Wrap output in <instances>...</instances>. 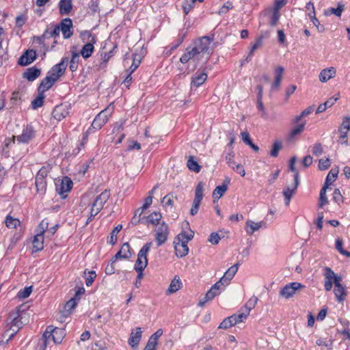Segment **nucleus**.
I'll list each match as a JSON object with an SVG mask.
<instances>
[{
  "label": "nucleus",
  "mask_w": 350,
  "mask_h": 350,
  "mask_svg": "<svg viewBox=\"0 0 350 350\" xmlns=\"http://www.w3.org/2000/svg\"><path fill=\"white\" fill-rule=\"evenodd\" d=\"M187 165L190 170L197 173L201 170V166L194 160L193 157L191 156L189 157Z\"/></svg>",
  "instance_id": "49"
},
{
  "label": "nucleus",
  "mask_w": 350,
  "mask_h": 350,
  "mask_svg": "<svg viewBox=\"0 0 350 350\" xmlns=\"http://www.w3.org/2000/svg\"><path fill=\"white\" fill-rule=\"evenodd\" d=\"M338 98H329L325 103L319 105L317 109L316 113H321L325 111L327 108L331 107L338 100Z\"/></svg>",
  "instance_id": "36"
},
{
  "label": "nucleus",
  "mask_w": 350,
  "mask_h": 350,
  "mask_svg": "<svg viewBox=\"0 0 350 350\" xmlns=\"http://www.w3.org/2000/svg\"><path fill=\"white\" fill-rule=\"evenodd\" d=\"M298 174H296L295 176L294 183L287 187L283 190V195L285 198V204L288 206L290 203V200L295 193L298 185H299Z\"/></svg>",
  "instance_id": "15"
},
{
  "label": "nucleus",
  "mask_w": 350,
  "mask_h": 350,
  "mask_svg": "<svg viewBox=\"0 0 350 350\" xmlns=\"http://www.w3.org/2000/svg\"><path fill=\"white\" fill-rule=\"evenodd\" d=\"M350 131V116H345L338 128L340 133L338 142L341 144L348 145L347 133Z\"/></svg>",
  "instance_id": "9"
},
{
  "label": "nucleus",
  "mask_w": 350,
  "mask_h": 350,
  "mask_svg": "<svg viewBox=\"0 0 350 350\" xmlns=\"http://www.w3.org/2000/svg\"><path fill=\"white\" fill-rule=\"evenodd\" d=\"M203 198V185L199 183L196 187L195 198L193 202L192 207L190 210V214L195 215L199 209L200 204Z\"/></svg>",
  "instance_id": "11"
},
{
  "label": "nucleus",
  "mask_w": 350,
  "mask_h": 350,
  "mask_svg": "<svg viewBox=\"0 0 350 350\" xmlns=\"http://www.w3.org/2000/svg\"><path fill=\"white\" fill-rule=\"evenodd\" d=\"M334 293L339 303L343 302L347 295L346 288L341 284L340 282L334 285Z\"/></svg>",
  "instance_id": "22"
},
{
  "label": "nucleus",
  "mask_w": 350,
  "mask_h": 350,
  "mask_svg": "<svg viewBox=\"0 0 350 350\" xmlns=\"http://www.w3.org/2000/svg\"><path fill=\"white\" fill-rule=\"evenodd\" d=\"M113 111V105L111 103L107 108L101 111L94 119L91 126L86 131L82 139V144L86 143L88 140V135L91 133L92 130H99L102 126L107 123L108 118L112 114Z\"/></svg>",
  "instance_id": "1"
},
{
  "label": "nucleus",
  "mask_w": 350,
  "mask_h": 350,
  "mask_svg": "<svg viewBox=\"0 0 350 350\" xmlns=\"http://www.w3.org/2000/svg\"><path fill=\"white\" fill-rule=\"evenodd\" d=\"M227 185H222L216 187V188L214 189L213 192V202L215 203L216 200H219L221 196H224L225 192L227 191Z\"/></svg>",
  "instance_id": "41"
},
{
  "label": "nucleus",
  "mask_w": 350,
  "mask_h": 350,
  "mask_svg": "<svg viewBox=\"0 0 350 350\" xmlns=\"http://www.w3.org/2000/svg\"><path fill=\"white\" fill-rule=\"evenodd\" d=\"M213 41V38L209 36H204L196 40L194 43V46L197 53L202 59V63H206L208 58L209 55L213 51V47L211 46Z\"/></svg>",
  "instance_id": "3"
},
{
  "label": "nucleus",
  "mask_w": 350,
  "mask_h": 350,
  "mask_svg": "<svg viewBox=\"0 0 350 350\" xmlns=\"http://www.w3.org/2000/svg\"><path fill=\"white\" fill-rule=\"evenodd\" d=\"M122 226L119 224L111 232L109 243L112 245L115 244L117 241V234L122 230Z\"/></svg>",
  "instance_id": "57"
},
{
  "label": "nucleus",
  "mask_w": 350,
  "mask_h": 350,
  "mask_svg": "<svg viewBox=\"0 0 350 350\" xmlns=\"http://www.w3.org/2000/svg\"><path fill=\"white\" fill-rule=\"evenodd\" d=\"M32 292V286H27L24 288L23 289H21L16 295V297L18 299H24L25 298H27Z\"/></svg>",
  "instance_id": "52"
},
{
  "label": "nucleus",
  "mask_w": 350,
  "mask_h": 350,
  "mask_svg": "<svg viewBox=\"0 0 350 350\" xmlns=\"http://www.w3.org/2000/svg\"><path fill=\"white\" fill-rule=\"evenodd\" d=\"M36 136V131L30 124L27 125L21 135L13 136L14 140H16L18 144H27Z\"/></svg>",
  "instance_id": "7"
},
{
  "label": "nucleus",
  "mask_w": 350,
  "mask_h": 350,
  "mask_svg": "<svg viewBox=\"0 0 350 350\" xmlns=\"http://www.w3.org/2000/svg\"><path fill=\"white\" fill-rule=\"evenodd\" d=\"M36 57V51L33 49H28L20 57L18 64L22 66H27L32 63Z\"/></svg>",
  "instance_id": "16"
},
{
  "label": "nucleus",
  "mask_w": 350,
  "mask_h": 350,
  "mask_svg": "<svg viewBox=\"0 0 350 350\" xmlns=\"http://www.w3.org/2000/svg\"><path fill=\"white\" fill-rule=\"evenodd\" d=\"M59 26L64 38L67 39L71 37L72 35V31H71V28L72 27V22L71 19L65 18L62 20Z\"/></svg>",
  "instance_id": "20"
},
{
  "label": "nucleus",
  "mask_w": 350,
  "mask_h": 350,
  "mask_svg": "<svg viewBox=\"0 0 350 350\" xmlns=\"http://www.w3.org/2000/svg\"><path fill=\"white\" fill-rule=\"evenodd\" d=\"M191 59H193V61L196 62L201 61L202 62V59L197 53L194 48H188L187 49V51L180 58V61L183 64H185Z\"/></svg>",
  "instance_id": "17"
},
{
  "label": "nucleus",
  "mask_w": 350,
  "mask_h": 350,
  "mask_svg": "<svg viewBox=\"0 0 350 350\" xmlns=\"http://www.w3.org/2000/svg\"><path fill=\"white\" fill-rule=\"evenodd\" d=\"M313 109H314V107L313 106H310L308 107H307L306 109H305L301 113L300 115L296 116L293 120V123H299L300 122H302V118L305 117V116H307L308 115H310L312 111H313Z\"/></svg>",
  "instance_id": "51"
},
{
  "label": "nucleus",
  "mask_w": 350,
  "mask_h": 350,
  "mask_svg": "<svg viewBox=\"0 0 350 350\" xmlns=\"http://www.w3.org/2000/svg\"><path fill=\"white\" fill-rule=\"evenodd\" d=\"M336 70L334 67L327 68L322 70L319 75V81L325 83L336 76Z\"/></svg>",
  "instance_id": "24"
},
{
  "label": "nucleus",
  "mask_w": 350,
  "mask_h": 350,
  "mask_svg": "<svg viewBox=\"0 0 350 350\" xmlns=\"http://www.w3.org/2000/svg\"><path fill=\"white\" fill-rule=\"evenodd\" d=\"M5 224L8 228L14 229L20 225L21 221L19 219L12 217L10 215H8L5 219Z\"/></svg>",
  "instance_id": "43"
},
{
  "label": "nucleus",
  "mask_w": 350,
  "mask_h": 350,
  "mask_svg": "<svg viewBox=\"0 0 350 350\" xmlns=\"http://www.w3.org/2000/svg\"><path fill=\"white\" fill-rule=\"evenodd\" d=\"M27 20V17L25 14H21L16 18V26L17 27H22Z\"/></svg>",
  "instance_id": "61"
},
{
  "label": "nucleus",
  "mask_w": 350,
  "mask_h": 350,
  "mask_svg": "<svg viewBox=\"0 0 350 350\" xmlns=\"http://www.w3.org/2000/svg\"><path fill=\"white\" fill-rule=\"evenodd\" d=\"M59 30L60 29L59 25L51 27L49 26L45 30V38H46L48 42L53 38H55L56 37L59 36Z\"/></svg>",
  "instance_id": "32"
},
{
  "label": "nucleus",
  "mask_w": 350,
  "mask_h": 350,
  "mask_svg": "<svg viewBox=\"0 0 350 350\" xmlns=\"http://www.w3.org/2000/svg\"><path fill=\"white\" fill-rule=\"evenodd\" d=\"M88 36L89 38H91L90 42L85 44L81 50V55L85 59H87L92 55L94 49L93 44L96 42L94 36H93L91 33H89Z\"/></svg>",
  "instance_id": "19"
},
{
  "label": "nucleus",
  "mask_w": 350,
  "mask_h": 350,
  "mask_svg": "<svg viewBox=\"0 0 350 350\" xmlns=\"http://www.w3.org/2000/svg\"><path fill=\"white\" fill-rule=\"evenodd\" d=\"M42 221L39 225L38 232L33 237V252H38L42 250L44 248V228Z\"/></svg>",
  "instance_id": "12"
},
{
  "label": "nucleus",
  "mask_w": 350,
  "mask_h": 350,
  "mask_svg": "<svg viewBox=\"0 0 350 350\" xmlns=\"http://www.w3.org/2000/svg\"><path fill=\"white\" fill-rule=\"evenodd\" d=\"M248 314L246 313L243 309L241 308L240 311L237 314H234L232 315L234 318V320L237 321V324L238 323L242 322L244 319H245L248 317Z\"/></svg>",
  "instance_id": "59"
},
{
  "label": "nucleus",
  "mask_w": 350,
  "mask_h": 350,
  "mask_svg": "<svg viewBox=\"0 0 350 350\" xmlns=\"http://www.w3.org/2000/svg\"><path fill=\"white\" fill-rule=\"evenodd\" d=\"M65 335L64 329L48 326L45 329V348L51 342L54 344L61 343Z\"/></svg>",
  "instance_id": "5"
},
{
  "label": "nucleus",
  "mask_w": 350,
  "mask_h": 350,
  "mask_svg": "<svg viewBox=\"0 0 350 350\" xmlns=\"http://www.w3.org/2000/svg\"><path fill=\"white\" fill-rule=\"evenodd\" d=\"M246 226H245V231L246 232L252 235L255 231L258 230L260 228H262V225L264 224L263 221H260L258 223H256L252 220H247L245 222Z\"/></svg>",
  "instance_id": "28"
},
{
  "label": "nucleus",
  "mask_w": 350,
  "mask_h": 350,
  "mask_svg": "<svg viewBox=\"0 0 350 350\" xmlns=\"http://www.w3.org/2000/svg\"><path fill=\"white\" fill-rule=\"evenodd\" d=\"M305 286L299 282H292L286 284L280 291V295L285 298L289 299L292 297L297 291L304 288Z\"/></svg>",
  "instance_id": "8"
},
{
  "label": "nucleus",
  "mask_w": 350,
  "mask_h": 350,
  "mask_svg": "<svg viewBox=\"0 0 350 350\" xmlns=\"http://www.w3.org/2000/svg\"><path fill=\"white\" fill-rule=\"evenodd\" d=\"M331 165L330 160L329 159H320L319 161V168L320 170H327Z\"/></svg>",
  "instance_id": "62"
},
{
  "label": "nucleus",
  "mask_w": 350,
  "mask_h": 350,
  "mask_svg": "<svg viewBox=\"0 0 350 350\" xmlns=\"http://www.w3.org/2000/svg\"><path fill=\"white\" fill-rule=\"evenodd\" d=\"M70 105L68 104H61L57 105L52 112L53 117L60 121L68 115Z\"/></svg>",
  "instance_id": "14"
},
{
  "label": "nucleus",
  "mask_w": 350,
  "mask_h": 350,
  "mask_svg": "<svg viewBox=\"0 0 350 350\" xmlns=\"http://www.w3.org/2000/svg\"><path fill=\"white\" fill-rule=\"evenodd\" d=\"M308 16H310V18H311V21H312V23L313 25L317 27V30L319 31V32H323L325 30V27L323 25H321L320 24V22L319 21V20L316 18V14H308Z\"/></svg>",
  "instance_id": "60"
},
{
  "label": "nucleus",
  "mask_w": 350,
  "mask_h": 350,
  "mask_svg": "<svg viewBox=\"0 0 350 350\" xmlns=\"http://www.w3.org/2000/svg\"><path fill=\"white\" fill-rule=\"evenodd\" d=\"M161 217L162 216L160 213L154 212L147 217L146 223L156 226L159 224V221L161 220Z\"/></svg>",
  "instance_id": "47"
},
{
  "label": "nucleus",
  "mask_w": 350,
  "mask_h": 350,
  "mask_svg": "<svg viewBox=\"0 0 350 350\" xmlns=\"http://www.w3.org/2000/svg\"><path fill=\"white\" fill-rule=\"evenodd\" d=\"M44 104V81H42L38 87V96L31 102L33 109L40 107Z\"/></svg>",
  "instance_id": "23"
},
{
  "label": "nucleus",
  "mask_w": 350,
  "mask_h": 350,
  "mask_svg": "<svg viewBox=\"0 0 350 350\" xmlns=\"http://www.w3.org/2000/svg\"><path fill=\"white\" fill-rule=\"evenodd\" d=\"M238 264H235L230 267L224 273V275L221 278L222 281H224L227 285L229 284L230 280L233 278L234 275L238 271Z\"/></svg>",
  "instance_id": "27"
},
{
  "label": "nucleus",
  "mask_w": 350,
  "mask_h": 350,
  "mask_svg": "<svg viewBox=\"0 0 350 350\" xmlns=\"http://www.w3.org/2000/svg\"><path fill=\"white\" fill-rule=\"evenodd\" d=\"M267 36H268V33H265V34H262V35H260V36H258V38H256V40H255L254 43L252 44L251 49H250V51L249 53V55H248L247 58L250 57H252L253 55L254 52L255 51V50H256L257 49H258V48L262 46L263 39L265 37H267Z\"/></svg>",
  "instance_id": "35"
},
{
  "label": "nucleus",
  "mask_w": 350,
  "mask_h": 350,
  "mask_svg": "<svg viewBox=\"0 0 350 350\" xmlns=\"http://www.w3.org/2000/svg\"><path fill=\"white\" fill-rule=\"evenodd\" d=\"M345 10V5L342 3H338L336 8H329L324 11L325 16H330L334 14L338 17H340L342 12Z\"/></svg>",
  "instance_id": "34"
},
{
  "label": "nucleus",
  "mask_w": 350,
  "mask_h": 350,
  "mask_svg": "<svg viewBox=\"0 0 350 350\" xmlns=\"http://www.w3.org/2000/svg\"><path fill=\"white\" fill-rule=\"evenodd\" d=\"M328 187L323 186L319 193V206L323 208L325 205L328 203V199L326 196V191Z\"/></svg>",
  "instance_id": "46"
},
{
  "label": "nucleus",
  "mask_w": 350,
  "mask_h": 350,
  "mask_svg": "<svg viewBox=\"0 0 350 350\" xmlns=\"http://www.w3.org/2000/svg\"><path fill=\"white\" fill-rule=\"evenodd\" d=\"M68 64V59L64 58L61 62L55 65L45 77V90L49 89L64 73Z\"/></svg>",
  "instance_id": "2"
},
{
  "label": "nucleus",
  "mask_w": 350,
  "mask_h": 350,
  "mask_svg": "<svg viewBox=\"0 0 350 350\" xmlns=\"http://www.w3.org/2000/svg\"><path fill=\"white\" fill-rule=\"evenodd\" d=\"M306 120L299 122L290 132L289 139H292L297 135H300L304 129Z\"/></svg>",
  "instance_id": "42"
},
{
  "label": "nucleus",
  "mask_w": 350,
  "mask_h": 350,
  "mask_svg": "<svg viewBox=\"0 0 350 350\" xmlns=\"http://www.w3.org/2000/svg\"><path fill=\"white\" fill-rule=\"evenodd\" d=\"M131 256L132 254L130 251V245L128 243H125L122 245L121 249L115 255V259H129L131 257Z\"/></svg>",
  "instance_id": "26"
},
{
  "label": "nucleus",
  "mask_w": 350,
  "mask_h": 350,
  "mask_svg": "<svg viewBox=\"0 0 350 350\" xmlns=\"http://www.w3.org/2000/svg\"><path fill=\"white\" fill-rule=\"evenodd\" d=\"M323 275L325 282L332 283V284L335 285L337 282H341L342 280L341 276L336 275L332 269L328 267L324 268Z\"/></svg>",
  "instance_id": "18"
},
{
  "label": "nucleus",
  "mask_w": 350,
  "mask_h": 350,
  "mask_svg": "<svg viewBox=\"0 0 350 350\" xmlns=\"http://www.w3.org/2000/svg\"><path fill=\"white\" fill-rule=\"evenodd\" d=\"M79 59V55L78 53H73L70 62V69L72 72L77 70L78 68Z\"/></svg>",
  "instance_id": "53"
},
{
  "label": "nucleus",
  "mask_w": 350,
  "mask_h": 350,
  "mask_svg": "<svg viewBox=\"0 0 350 350\" xmlns=\"http://www.w3.org/2000/svg\"><path fill=\"white\" fill-rule=\"evenodd\" d=\"M284 68L278 66L275 70V81L272 85V89L278 88L280 85L281 81L282 79V75L284 73Z\"/></svg>",
  "instance_id": "37"
},
{
  "label": "nucleus",
  "mask_w": 350,
  "mask_h": 350,
  "mask_svg": "<svg viewBox=\"0 0 350 350\" xmlns=\"http://www.w3.org/2000/svg\"><path fill=\"white\" fill-rule=\"evenodd\" d=\"M59 12L62 14H68L72 10L71 0H61L59 4Z\"/></svg>",
  "instance_id": "38"
},
{
  "label": "nucleus",
  "mask_w": 350,
  "mask_h": 350,
  "mask_svg": "<svg viewBox=\"0 0 350 350\" xmlns=\"http://www.w3.org/2000/svg\"><path fill=\"white\" fill-rule=\"evenodd\" d=\"M194 232L189 230V232H187L185 231L181 232L180 234H178L176 240L180 241H185V242H189L190 240H191L193 237Z\"/></svg>",
  "instance_id": "44"
},
{
  "label": "nucleus",
  "mask_w": 350,
  "mask_h": 350,
  "mask_svg": "<svg viewBox=\"0 0 350 350\" xmlns=\"http://www.w3.org/2000/svg\"><path fill=\"white\" fill-rule=\"evenodd\" d=\"M42 169H43V167H42L39 170V172L36 177L35 184H36V187L38 191H42L44 189V175L42 174Z\"/></svg>",
  "instance_id": "48"
},
{
  "label": "nucleus",
  "mask_w": 350,
  "mask_h": 350,
  "mask_svg": "<svg viewBox=\"0 0 350 350\" xmlns=\"http://www.w3.org/2000/svg\"><path fill=\"white\" fill-rule=\"evenodd\" d=\"M142 330L140 327H137L135 332H132L129 339V343L131 347L137 346L142 338Z\"/></svg>",
  "instance_id": "33"
},
{
  "label": "nucleus",
  "mask_w": 350,
  "mask_h": 350,
  "mask_svg": "<svg viewBox=\"0 0 350 350\" xmlns=\"http://www.w3.org/2000/svg\"><path fill=\"white\" fill-rule=\"evenodd\" d=\"M198 0H185V3L183 5V9L184 13L185 14H187L191 11V10L193 8L195 3Z\"/></svg>",
  "instance_id": "58"
},
{
  "label": "nucleus",
  "mask_w": 350,
  "mask_h": 350,
  "mask_svg": "<svg viewBox=\"0 0 350 350\" xmlns=\"http://www.w3.org/2000/svg\"><path fill=\"white\" fill-rule=\"evenodd\" d=\"M219 292L213 290L212 288L206 293L205 297L203 299L200 300L198 306L203 307L206 302L212 300L216 295H219Z\"/></svg>",
  "instance_id": "40"
},
{
  "label": "nucleus",
  "mask_w": 350,
  "mask_h": 350,
  "mask_svg": "<svg viewBox=\"0 0 350 350\" xmlns=\"http://www.w3.org/2000/svg\"><path fill=\"white\" fill-rule=\"evenodd\" d=\"M174 249L176 255L178 257H184L185 256L188 252H189V247L187 246V242L185 241H178L177 240H174Z\"/></svg>",
  "instance_id": "21"
},
{
  "label": "nucleus",
  "mask_w": 350,
  "mask_h": 350,
  "mask_svg": "<svg viewBox=\"0 0 350 350\" xmlns=\"http://www.w3.org/2000/svg\"><path fill=\"white\" fill-rule=\"evenodd\" d=\"M338 172L339 170L338 168L332 169L326 177L323 186H327V187H328L329 185H332L336 180Z\"/></svg>",
  "instance_id": "39"
},
{
  "label": "nucleus",
  "mask_w": 350,
  "mask_h": 350,
  "mask_svg": "<svg viewBox=\"0 0 350 350\" xmlns=\"http://www.w3.org/2000/svg\"><path fill=\"white\" fill-rule=\"evenodd\" d=\"M109 198L110 191L107 189H105L95 198L91 204L90 215L87 219L86 224H89L100 213Z\"/></svg>",
  "instance_id": "4"
},
{
  "label": "nucleus",
  "mask_w": 350,
  "mask_h": 350,
  "mask_svg": "<svg viewBox=\"0 0 350 350\" xmlns=\"http://www.w3.org/2000/svg\"><path fill=\"white\" fill-rule=\"evenodd\" d=\"M182 287V282L179 278L176 276L172 280L168 288L166 291L167 295H171L176 293Z\"/></svg>",
  "instance_id": "31"
},
{
  "label": "nucleus",
  "mask_w": 350,
  "mask_h": 350,
  "mask_svg": "<svg viewBox=\"0 0 350 350\" xmlns=\"http://www.w3.org/2000/svg\"><path fill=\"white\" fill-rule=\"evenodd\" d=\"M152 245V242L146 243L140 249L137 254V258L135 264L134 268H146L148 265L147 255Z\"/></svg>",
  "instance_id": "6"
},
{
  "label": "nucleus",
  "mask_w": 350,
  "mask_h": 350,
  "mask_svg": "<svg viewBox=\"0 0 350 350\" xmlns=\"http://www.w3.org/2000/svg\"><path fill=\"white\" fill-rule=\"evenodd\" d=\"M207 79V74L204 72L198 71L192 77L191 80V88L196 87L198 88L203 84Z\"/></svg>",
  "instance_id": "25"
},
{
  "label": "nucleus",
  "mask_w": 350,
  "mask_h": 350,
  "mask_svg": "<svg viewBox=\"0 0 350 350\" xmlns=\"http://www.w3.org/2000/svg\"><path fill=\"white\" fill-rule=\"evenodd\" d=\"M168 235V226L163 221L156 230L155 241L157 246L164 244L167 239Z\"/></svg>",
  "instance_id": "10"
},
{
  "label": "nucleus",
  "mask_w": 350,
  "mask_h": 350,
  "mask_svg": "<svg viewBox=\"0 0 350 350\" xmlns=\"http://www.w3.org/2000/svg\"><path fill=\"white\" fill-rule=\"evenodd\" d=\"M40 73L41 71L40 69H38L35 67H31L28 68L23 73V77L29 81H33L40 76Z\"/></svg>",
  "instance_id": "30"
},
{
  "label": "nucleus",
  "mask_w": 350,
  "mask_h": 350,
  "mask_svg": "<svg viewBox=\"0 0 350 350\" xmlns=\"http://www.w3.org/2000/svg\"><path fill=\"white\" fill-rule=\"evenodd\" d=\"M342 240L340 238H338L336 241V249L342 255H345L347 257H350V252L343 250L342 248Z\"/></svg>",
  "instance_id": "56"
},
{
  "label": "nucleus",
  "mask_w": 350,
  "mask_h": 350,
  "mask_svg": "<svg viewBox=\"0 0 350 350\" xmlns=\"http://www.w3.org/2000/svg\"><path fill=\"white\" fill-rule=\"evenodd\" d=\"M258 299L256 296H252L247 302L245 304V306L241 308L246 313L250 314V312L252 308H254L257 304Z\"/></svg>",
  "instance_id": "45"
},
{
  "label": "nucleus",
  "mask_w": 350,
  "mask_h": 350,
  "mask_svg": "<svg viewBox=\"0 0 350 350\" xmlns=\"http://www.w3.org/2000/svg\"><path fill=\"white\" fill-rule=\"evenodd\" d=\"M10 325V329H14L16 327V330H18L22 326L21 319L19 318L18 312H13L11 313L8 318Z\"/></svg>",
  "instance_id": "29"
},
{
  "label": "nucleus",
  "mask_w": 350,
  "mask_h": 350,
  "mask_svg": "<svg viewBox=\"0 0 350 350\" xmlns=\"http://www.w3.org/2000/svg\"><path fill=\"white\" fill-rule=\"evenodd\" d=\"M77 306V300L75 298L70 299L66 302L64 306V312L66 313V315L70 314L71 311L75 308Z\"/></svg>",
  "instance_id": "54"
},
{
  "label": "nucleus",
  "mask_w": 350,
  "mask_h": 350,
  "mask_svg": "<svg viewBox=\"0 0 350 350\" xmlns=\"http://www.w3.org/2000/svg\"><path fill=\"white\" fill-rule=\"evenodd\" d=\"M282 148V144L280 142L275 141L273 144L272 149L270 152V156L272 157H276L278 155V152Z\"/></svg>",
  "instance_id": "55"
},
{
  "label": "nucleus",
  "mask_w": 350,
  "mask_h": 350,
  "mask_svg": "<svg viewBox=\"0 0 350 350\" xmlns=\"http://www.w3.org/2000/svg\"><path fill=\"white\" fill-rule=\"evenodd\" d=\"M220 240V237L216 232H213L210 234L208 241L213 245H217Z\"/></svg>",
  "instance_id": "64"
},
{
  "label": "nucleus",
  "mask_w": 350,
  "mask_h": 350,
  "mask_svg": "<svg viewBox=\"0 0 350 350\" xmlns=\"http://www.w3.org/2000/svg\"><path fill=\"white\" fill-rule=\"evenodd\" d=\"M323 152V147L321 143H316L312 147V154L315 156H319Z\"/></svg>",
  "instance_id": "63"
},
{
  "label": "nucleus",
  "mask_w": 350,
  "mask_h": 350,
  "mask_svg": "<svg viewBox=\"0 0 350 350\" xmlns=\"http://www.w3.org/2000/svg\"><path fill=\"white\" fill-rule=\"evenodd\" d=\"M235 317L230 316L225 319L219 325V329H228L237 324V321L234 320Z\"/></svg>",
  "instance_id": "50"
},
{
  "label": "nucleus",
  "mask_w": 350,
  "mask_h": 350,
  "mask_svg": "<svg viewBox=\"0 0 350 350\" xmlns=\"http://www.w3.org/2000/svg\"><path fill=\"white\" fill-rule=\"evenodd\" d=\"M72 187V181L67 176L62 178L61 184L57 187L56 190L57 193L61 196L62 199L66 198V193L69 192Z\"/></svg>",
  "instance_id": "13"
}]
</instances>
